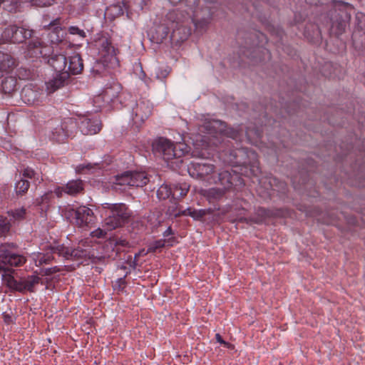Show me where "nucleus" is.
Returning a JSON list of instances; mask_svg holds the SVG:
<instances>
[{"mask_svg": "<svg viewBox=\"0 0 365 365\" xmlns=\"http://www.w3.org/2000/svg\"><path fill=\"white\" fill-rule=\"evenodd\" d=\"M15 59L9 54L0 52V71H9L15 66Z\"/></svg>", "mask_w": 365, "mask_h": 365, "instance_id": "c85d7f7f", "label": "nucleus"}, {"mask_svg": "<svg viewBox=\"0 0 365 365\" xmlns=\"http://www.w3.org/2000/svg\"><path fill=\"white\" fill-rule=\"evenodd\" d=\"M9 216H11L15 220H21L25 218L26 214V210L24 207L16 209L8 212Z\"/></svg>", "mask_w": 365, "mask_h": 365, "instance_id": "a19ab883", "label": "nucleus"}, {"mask_svg": "<svg viewBox=\"0 0 365 365\" xmlns=\"http://www.w3.org/2000/svg\"><path fill=\"white\" fill-rule=\"evenodd\" d=\"M48 63L56 73H61L66 70L68 58L63 54H53L48 58Z\"/></svg>", "mask_w": 365, "mask_h": 365, "instance_id": "412c9836", "label": "nucleus"}, {"mask_svg": "<svg viewBox=\"0 0 365 365\" xmlns=\"http://www.w3.org/2000/svg\"><path fill=\"white\" fill-rule=\"evenodd\" d=\"M65 215L70 219L71 222L79 227H90L95 224L96 220L93 211L86 206L68 208Z\"/></svg>", "mask_w": 365, "mask_h": 365, "instance_id": "39448f33", "label": "nucleus"}, {"mask_svg": "<svg viewBox=\"0 0 365 365\" xmlns=\"http://www.w3.org/2000/svg\"><path fill=\"white\" fill-rule=\"evenodd\" d=\"M35 31L26 26L11 24L4 29L1 34L2 39L13 43H21L27 39L31 38Z\"/></svg>", "mask_w": 365, "mask_h": 365, "instance_id": "423d86ee", "label": "nucleus"}, {"mask_svg": "<svg viewBox=\"0 0 365 365\" xmlns=\"http://www.w3.org/2000/svg\"><path fill=\"white\" fill-rule=\"evenodd\" d=\"M222 344H223L225 347L228 348V349H233L234 348V346L229 343V342H227L225 341V343H222Z\"/></svg>", "mask_w": 365, "mask_h": 365, "instance_id": "338daca9", "label": "nucleus"}, {"mask_svg": "<svg viewBox=\"0 0 365 365\" xmlns=\"http://www.w3.org/2000/svg\"><path fill=\"white\" fill-rule=\"evenodd\" d=\"M120 90V86L118 83H115L110 87H106L102 94L95 97L93 101L95 103H99L101 101H103L109 103L118 96Z\"/></svg>", "mask_w": 365, "mask_h": 365, "instance_id": "f3484780", "label": "nucleus"}, {"mask_svg": "<svg viewBox=\"0 0 365 365\" xmlns=\"http://www.w3.org/2000/svg\"><path fill=\"white\" fill-rule=\"evenodd\" d=\"M21 175L23 176L22 178H29L31 180H34V182L40 183L43 180L39 173H36L34 170L31 169V168H24L22 170Z\"/></svg>", "mask_w": 365, "mask_h": 365, "instance_id": "72a5a7b5", "label": "nucleus"}, {"mask_svg": "<svg viewBox=\"0 0 365 365\" xmlns=\"http://www.w3.org/2000/svg\"><path fill=\"white\" fill-rule=\"evenodd\" d=\"M190 186L187 183L175 184L172 187V196L173 198H180L187 195Z\"/></svg>", "mask_w": 365, "mask_h": 365, "instance_id": "7c9ffc66", "label": "nucleus"}, {"mask_svg": "<svg viewBox=\"0 0 365 365\" xmlns=\"http://www.w3.org/2000/svg\"><path fill=\"white\" fill-rule=\"evenodd\" d=\"M22 71H25L26 73L27 72L26 70H21V71L19 72V76H20V77H22V78H29V75H30V73H29V72H28V73H27V74L24 73V75H23V74H22Z\"/></svg>", "mask_w": 365, "mask_h": 365, "instance_id": "e2e57ef3", "label": "nucleus"}, {"mask_svg": "<svg viewBox=\"0 0 365 365\" xmlns=\"http://www.w3.org/2000/svg\"><path fill=\"white\" fill-rule=\"evenodd\" d=\"M22 71H25L26 73L27 72L26 70H21V71L19 72V76H20V77H22V78H29V75H30V73H29V72H28V73H27V74L24 73V75H23V74H22Z\"/></svg>", "mask_w": 365, "mask_h": 365, "instance_id": "0e129e2a", "label": "nucleus"}, {"mask_svg": "<svg viewBox=\"0 0 365 365\" xmlns=\"http://www.w3.org/2000/svg\"><path fill=\"white\" fill-rule=\"evenodd\" d=\"M215 339H216L217 341L220 343L221 344L222 343H225V341L223 340V339L222 338V336L220 334H215Z\"/></svg>", "mask_w": 365, "mask_h": 365, "instance_id": "680f3d73", "label": "nucleus"}, {"mask_svg": "<svg viewBox=\"0 0 365 365\" xmlns=\"http://www.w3.org/2000/svg\"><path fill=\"white\" fill-rule=\"evenodd\" d=\"M140 253L135 254L134 257V259L132 260L131 256H128L126 259L127 261H130V267H131L133 269H135L137 265V258L140 256Z\"/></svg>", "mask_w": 365, "mask_h": 365, "instance_id": "864d4df0", "label": "nucleus"}, {"mask_svg": "<svg viewBox=\"0 0 365 365\" xmlns=\"http://www.w3.org/2000/svg\"><path fill=\"white\" fill-rule=\"evenodd\" d=\"M149 182V178L145 172L126 171L116 175V185L129 187H143Z\"/></svg>", "mask_w": 365, "mask_h": 365, "instance_id": "6e6552de", "label": "nucleus"}, {"mask_svg": "<svg viewBox=\"0 0 365 365\" xmlns=\"http://www.w3.org/2000/svg\"><path fill=\"white\" fill-rule=\"evenodd\" d=\"M217 125H222V124L220 121H213L208 123L206 127L210 129L213 128L216 133L225 132V135H227V138H230V139L235 140V143L237 145L236 153H237V155L234 156L232 155V154H230L229 164L234 167H242L245 168L250 166L251 168L250 172L253 173V175H256V172L259 170L257 155L255 151L240 145V140L242 137V130L240 131L233 128L224 129L223 128H218Z\"/></svg>", "mask_w": 365, "mask_h": 365, "instance_id": "f03ea898", "label": "nucleus"}, {"mask_svg": "<svg viewBox=\"0 0 365 365\" xmlns=\"http://www.w3.org/2000/svg\"><path fill=\"white\" fill-rule=\"evenodd\" d=\"M57 247V245L48 246L46 249V252H38L33 254V259L36 266L39 267L43 264H49L54 260L53 254H56L53 250V248Z\"/></svg>", "mask_w": 365, "mask_h": 365, "instance_id": "a211bd4d", "label": "nucleus"}, {"mask_svg": "<svg viewBox=\"0 0 365 365\" xmlns=\"http://www.w3.org/2000/svg\"><path fill=\"white\" fill-rule=\"evenodd\" d=\"M310 5L318 6L320 0H305Z\"/></svg>", "mask_w": 365, "mask_h": 365, "instance_id": "bf43d9fd", "label": "nucleus"}, {"mask_svg": "<svg viewBox=\"0 0 365 365\" xmlns=\"http://www.w3.org/2000/svg\"><path fill=\"white\" fill-rule=\"evenodd\" d=\"M93 167H92V165L91 164L79 165L78 166L76 167V171L78 173H83L84 170H86V169L90 170Z\"/></svg>", "mask_w": 365, "mask_h": 365, "instance_id": "5fc2aeb1", "label": "nucleus"}, {"mask_svg": "<svg viewBox=\"0 0 365 365\" xmlns=\"http://www.w3.org/2000/svg\"><path fill=\"white\" fill-rule=\"evenodd\" d=\"M352 41L356 48H365V14L363 13H357L355 16Z\"/></svg>", "mask_w": 365, "mask_h": 365, "instance_id": "9b49d317", "label": "nucleus"}, {"mask_svg": "<svg viewBox=\"0 0 365 365\" xmlns=\"http://www.w3.org/2000/svg\"><path fill=\"white\" fill-rule=\"evenodd\" d=\"M3 3L4 9L9 12H16L19 7L18 0H1Z\"/></svg>", "mask_w": 365, "mask_h": 365, "instance_id": "ea45409f", "label": "nucleus"}, {"mask_svg": "<svg viewBox=\"0 0 365 365\" xmlns=\"http://www.w3.org/2000/svg\"><path fill=\"white\" fill-rule=\"evenodd\" d=\"M42 93L35 89L31 85L25 86L21 92V99L24 103L31 105L38 101Z\"/></svg>", "mask_w": 365, "mask_h": 365, "instance_id": "aec40b11", "label": "nucleus"}, {"mask_svg": "<svg viewBox=\"0 0 365 365\" xmlns=\"http://www.w3.org/2000/svg\"><path fill=\"white\" fill-rule=\"evenodd\" d=\"M43 42L36 38L30 41L27 46L29 53L31 56H38L43 55L42 48L43 47Z\"/></svg>", "mask_w": 365, "mask_h": 365, "instance_id": "c756f323", "label": "nucleus"}, {"mask_svg": "<svg viewBox=\"0 0 365 365\" xmlns=\"http://www.w3.org/2000/svg\"><path fill=\"white\" fill-rule=\"evenodd\" d=\"M53 198L52 192H48L44 195L37 197L34 202V205L37 207L41 212H46L50 205L51 200Z\"/></svg>", "mask_w": 365, "mask_h": 365, "instance_id": "393cba45", "label": "nucleus"}, {"mask_svg": "<svg viewBox=\"0 0 365 365\" xmlns=\"http://www.w3.org/2000/svg\"><path fill=\"white\" fill-rule=\"evenodd\" d=\"M153 151L155 155L169 161L173 159L174 143L167 138H160L153 143Z\"/></svg>", "mask_w": 365, "mask_h": 365, "instance_id": "4468645a", "label": "nucleus"}, {"mask_svg": "<svg viewBox=\"0 0 365 365\" xmlns=\"http://www.w3.org/2000/svg\"><path fill=\"white\" fill-rule=\"evenodd\" d=\"M61 25V19L56 18L51 21L47 26H44V28L49 31L47 34V36H48L51 43L57 44L62 41L64 33Z\"/></svg>", "mask_w": 365, "mask_h": 365, "instance_id": "2eb2a0df", "label": "nucleus"}, {"mask_svg": "<svg viewBox=\"0 0 365 365\" xmlns=\"http://www.w3.org/2000/svg\"><path fill=\"white\" fill-rule=\"evenodd\" d=\"M103 46L106 48H107V51L108 53H110V52H114V48L113 46H111L110 45V43L108 41V39H106L103 43Z\"/></svg>", "mask_w": 365, "mask_h": 365, "instance_id": "6e6d98bb", "label": "nucleus"}, {"mask_svg": "<svg viewBox=\"0 0 365 365\" xmlns=\"http://www.w3.org/2000/svg\"><path fill=\"white\" fill-rule=\"evenodd\" d=\"M41 279L37 275H29L26 277H21L23 294L29 292H35V286L40 283Z\"/></svg>", "mask_w": 365, "mask_h": 365, "instance_id": "b1692460", "label": "nucleus"}, {"mask_svg": "<svg viewBox=\"0 0 365 365\" xmlns=\"http://www.w3.org/2000/svg\"><path fill=\"white\" fill-rule=\"evenodd\" d=\"M182 215H188L192 217L194 220H200L205 215V212L203 210H192L187 208L182 211Z\"/></svg>", "mask_w": 365, "mask_h": 365, "instance_id": "4c0bfd02", "label": "nucleus"}, {"mask_svg": "<svg viewBox=\"0 0 365 365\" xmlns=\"http://www.w3.org/2000/svg\"><path fill=\"white\" fill-rule=\"evenodd\" d=\"M78 128L83 135H94L101 130L102 124L98 118L85 117L81 120Z\"/></svg>", "mask_w": 365, "mask_h": 365, "instance_id": "dca6fc26", "label": "nucleus"}, {"mask_svg": "<svg viewBox=\"0 0 365 365\" xmlns=\"http://www.w3.org/2000/svg\"><path fill=\"white\" fill-rule=\"evenodd\" d=\"M199 0H185L187 9H173L167 13L162 23L156 27L155 36L157 41L162 42L170 34L171 41L180 42L185 41L191 34V29L188 26L190 21L196 27L206 26L207 19H199Z\"/></svg>", "mask_w": 365, "mask_h": 365, "instance_id": "f257e3e1", "label": "nucleus"}, {"mask_svg": "<svg viewBox=\"0 0 365 365\" xmlns=\"http://www.w3.org/2000/svg\"><path fill=\"white\" fill-rule=\"evenodd\" d=\"M68 31L71 35H78V36L83 38H86V32L83 29H81L76 26H69L68 29Z\"/></svg>", "mask_w": 365, "mask_h": 365, "instance_id": "49530a36", "label": "nucleus"}, {"mask_svg": "<svg viewBox=\"0 0 365 365\" xmlns=\"http://www.w3.org/2000/svg\"><path fill=\"white\" fill-rule=\"evenodd\" d=\"M270 185L272 187L274 185L276 187H273L272 189L278 192H285L287 190V184L284 182L278 180L277 178H273L272 182H270Z\"/></svg>", "mask_w": 365, "mask_h": 365, "instance_id": "37998d69", "label": "nucleus"}, {"mask_svg": "<svg viewBox=\"0 0 365 365\" xmlns=\"http://www.w3.org/2000/svg\"><path fill=\"white\" fill-rule=\"evenodd\" d=\"M332 4L335 9H339V10L346 9L347 7L349 6V4L348 3H345V2L341 1H336V0H322V1H319V5H324V4Z\"/></svg>", "mask_w": 365, "mask_h": 365, "instance_id": "58836bf2", "label": "nucleus"}, {"mask_svg": "<svg viewBox=\"0 0 365 365\" xmlns=\"http://www.w3.org/2000/svg\"><path fill=\"white\" fill-rule=\"evenodd\" d=\"M153 105L149 101L140 100L132 108L131 117L133 124L140 127L151 115Z\"/></svg>", "mask_w": 365, "mask_h": 365, "instance_id": "9d476101", "label": "nucleus"}, {"mask_svg": "<svg viewBox=\"0 0 365 365\" xmlns=\"http://www.w3.org/2000/svg\"><path fill=\"white\" fill-rule=\"evenodd\" d=\"M173 234V230L171 229L170 227H169L164 232H163V236L164 237H168L170 235Z\"/></svg>", "mask_w": 365, "mask_h": 365, "instance_id": "052dcab7", "label": "nucleus"}, {"mask_svg": "<svg viewBox=\"0 0 365 365\" xmlns=\"http://www.w3.org/2000/svg\"><path fill=\"white\" fill-rule=\"evenodd\" d=\"M346 21L344 19L333 21L331 26V33L336 36H339L345 32L346 28Z\"/></svg>", "mask_w": 365, "mask_h": 365, "instance_id": "2f4dec72", "label": "nucleus"}, {"mask_svg": "<svg viewBox=\"0 0 365 365\" xmlns=\"http://www.w3.org/2000/svg\"><path fill=\"white\" fill-rule=\"evenodd\" d=\"M68 79L69 75L67 72L63 71L61 72V73H57L56 76L46 83L47 89L49 93H53L57 89L64 86Z\"/></svg>", "mask_w": 365, "mask_h": 365, "instance_id": "5701e85b", "label": "nucleus"}, {"mask_svg": "<svg viewBox=\"0 0 365 365\" xmlns=\"http://www.w3.org/2000/svg\"><path fill=\"white\" fill-rule=\"evenodd\" d=\"M109 249H111V253L105 255L101 257H96L93 259V262L97 263L98 262L105 261L106 259H112L113 260L119 259H125L124 257H122L121 255L122 253H124L126 248H122L121 247H119V250L116 249V246H113V247H109Z\"/></svg>", "mask_w": 365, "mask_h": 365, "instance_id": "bb28decb", "label": "nucleus"}, {"mask_svg": "<svg viewBox=\"0 0 365 365\" xmlns=\"http://www.w3.org/2000/svg\"><path fill=\"white\" fill-rule=\"evenodd\" d=\"M128 274V272H126V274L117 279V281L115 282V289H118L119 291H122L125 287V277Z\"/></svg>", "mask_w": 365, "mask_h": 365, "instance_id": "de8ad7c7", "label": "nucleus"}, {"mask_svg": "<svg viewBox=\"0 0 365 365\" xmlns=\"http://www.w3.org/2000/svg\"><path fill=\"white\" fill-rule=\"evenodd\" d=\"M245 133L248 139H258L262 137V133L257 128H247Z\"/></svg>", "mask_w": 365, "mask_h": 365, "instance_id": "a18cd8bd", "label": "nucleus"}, {"mask_svg": "<svg viewBox=\"0 0 365 365\" xmlns=\"http://www.w3.org/2000/svg\"><path fill=\"white\" fill-rule=\"evenodd\" d=\"M210 143L218 148L220 158L227 163H229L230 154H232V155L234 156L237 155L236 153L237 145H235V140L227 138L225 135V132L220 133V135Z\"/></svg>", "mask_w": 365, "mask_h": 365, "instance_id": "1a4fd4ad", "label": "nucleus"}, {"mask_svg": "<svg viewBox=\"0 0 365 365\" xmlns=\"http://www.w3.org/2000/svg\"><path fill=\"white\" fill-rule=\"evenodd\" d=\"M215 167L207 161L192 162L187 168L189 175L192 178L209 183L216 182L214 178Z\"/></svg>", "mask_w": 365, "mask_h": 365, "instance_id": "0eeeda50", "label": "nucleus"}, {"mask_svg": "<svg viewBox=\"0 0 365 365\" xmlns=\"http://www.w3.org/2000/svg\"><path fill=\"white\" fill-rule=\"evenodd\" d=\"M187 153L188 148L185 144L180 143L174 144L173 158H180Z\"/></svg>", "mask_w": 365, "mask_h": 365, "instance_id": "e433bc0d", "label": "nucleus"}, {"mask_svg": "<svg viewBox=\"0 0 365 365\" xmlns=\"http://www.w3.org/2000/svg\"><path fill=\"white\" fill-rule=\"evenodd\" d=\"M216 179L215 183H220L223 186L224 190H230L234 186H240L244 185L243 179L236 171L232 173L228 170H222L218 173L217 176H214Z\"/></svg>", "mask_w": 365, "mask_h": 365, "instance_id": "f8f14e48", "label": "nucleus"}, {"mask_svg": "<svg viewBox=\"0 0 365 365\" xmlns=\"http://www.w3.org/2000/svg\"><path fill=\"white\" fill-rule=\"evenodd\" d=\"M60 271H61L60 268L55 266L53 267L43 269H42L41 272H42V274L44 276H50V275H52L53 274L58 272Z\"/></svg>", "mask_w": 365, "mask_h": 365, "instance_id": "8fccbe9b", "label": "nucleus"}, {"mask_svg": "<svg viewBox=\"0 0 365 365\" xmlns=\"http://www.w3.org/2000/svg\"><path fill=\"white\" fill-rule=\"evenodd\" d=\"M106 235V232L101 228H98L96 230L91 232L92 237L97 238H102L105 237Z\"/></svg>", "mask_w": 365, "mask_h": 365, "instance_id": "3c124183", "label": "nucleus"}, {"mask_svg": "<svg viewBox=\"0 0 365 365\" xmlns=\"http://www.w3.org/2000/svg\"><path fill=\"white\" fill-rule=\"evenodd\" d=\"M253 53L255 54H257V53H263V55H267V58H269V51L267 49H262L260 48H257V49H255V51H253Z\"/></svg>", "mask_w": 365, "mask_h": 365, "instance_id": "4d7b16f0", "label": "nucleus"}, {"mask_svg": "<svg viewBox=\"0 0 365 365\" xmlns=\"http://www.w3.org/2000/svg\"><path fill=\"white\" fill-rule=\"evenodd\" d=\"M166 214L170 217H180V215H182V212H178L176 210V207L175 205H173V206H170L168 208V210H167V212Z\"/></svg>", "mask_w": 365, "mask_h": 365, "instance_id": "09e8293b", "label": "nucleus"}, {"mask_svg": "<svg viewBox=\"0 0 365 365\" xmlns=\"http://www.w3.org/2000/svg\"><path fill=\"white\" fill-rule=\"evenodd\" d=\"M53 250L58 256L63 257L66 259H80L90 257V251L80 247L71 248L63 245H57V247H53Z\"/></svg>", "mask_w": 365, "mask_h": 365, "instance_id": "ddd939ff", "label": "nucleus"}, {"mask_svg": "<svg viewBox=\"0 0 365 365\" xmlns=\"http://www.w3.org/2000/svg\"><path fill=\"white\" fill-rule=\"evenodd\" d=\"M165 246V240H156L151 243L148 249V252H155L158 250H160Z\"/></svg>", "mask_w": 365, "mask_h": 365, "instance_id": "c03bdc74", "label": "nucleus"}, {"mask_svg": "<svg viewBox=\"0 0 365 365\" xmlns=\"http://www.w3.org/2000/svg\"><path fill=\"white\" fill-rule=\"evenodd\" d=\"M170 73V71L166 69L162 70L160 69L156 72V76L158 78H166Z\"/></svg>", "mask_w": 365, "mask_h": 365, "instance_id": "603ef678", "label": "nucleus"}, {"mask_svg": "<svg viewBox=\"0 0 365 365\" xmlns=\"http://www.w3.org/2000/svg\"><path fill=\"white\" fill-rule=\"evenodd\" d=\"M103 208L106 212L104 225L108 230L120 227L128 223L132 212L124 203H104Z\"/></svg>", "mask_w": 365, "mask_h": 365, "instance_id": "20e7f679", "label": "nucleus"}, {"mask_svg": "<svg viewBox=\"0 0 365 365\" xmlns=\"http://www.w3.org/2000/svg\"><path fill=\"white\" fill-rule=\"evenodd\" d=\"M70 135L71 133L68 130V123L66 122H63L51 130L50 138L56 142L62 143Z\"/></svg>", "mask_w": 365, "mask_h": 365, "instance_id": "4be33fe9", "label": "nucleus"}, {"mask_svg": "<svg viewBox=\"0 0 365 365\" xmlns=\"http://www.w3.org/2000/svg\"><path fill=\"white\" fill-rule=\"evenodd\" d=\"M63 192H65L64 186L58 187L54 190V193L57 195L58 197H61Z\"/></svg>", "mask_w": 365, "mask_h": 365, "instance_id": "13d9d810", "label": "nucleus"}, {"mask_svg": "<svg viewBox=\"0 0 365 365\" xmlns=\"http://www.w3.org/2000/svg\"><path fill=\"white\" fill-rule=\"evenodd\" d=\"M30 187V182L24 178H21L15 184V191L17 195H24L27 192Z\"/></svg>", "mask_w": 365, "mask_h": 365, "instance_id": "473e14b6", "label": "nucleus"}, {"mask_svg": "<svg viewBox=\"0 0 365 365\" xmlns=\"http://www.w3.org/2000/svg\"><path fill=\"white\" fill-rule=\"evenodd\" d=\"M158 197L160 200H166L172 195V187L167 185H162L157 191Z\"/></svg>", "mask_w": 365, "mask_h": 365, "instance_id": "c9c22d12", "label": "nucleus"}, {"mask_svg": "<svg viewBox=\"0 0 365 365\" xmlns=\"http://www.w3.org/2000/svg\"><path fill=\"white\" fill-rule=\"evenodd\" d=\"M4 322L6 323H9L11 320V317L9 314H4Z\"/></svg>", "mask_w": 365, "mask_h": 365, "instance_id": "774afa93", "label": "nucleus"}, {"mask_svg": "<svg viewBox=\"0 0 365 365\" xmlns=\"http://www.w3.org/2000/svg\"><path fill=\"white\" fill-rule=\"evenodd\" d=\"M116 246V249L119 250V247L122 248H128L129 242L123 238H113L110 240L105 246V248L109 250V247H113V246Z\"/></svg>", "mask_w": 365, "mask_h": 365, "instance_id": "f704fd0d", "label": "nucleus"}, {"mask_svg": "<svg viewBox=\"0 0 365 365\" xmlns=\"http://www.w3.org/2000/svg\"><path fill=\"white\" fill-rule=\"evenodd\" d=\"M251 58L253 59L254 63L262 62L265 59V58H264L263 59H262L261 58L257 59L255 55H252Z\"/></svg>", "mask_w": 365, "mask_h": 365, "instance_id": "69168bd1", "label": "nucleus"}, {"mask_svg": "<svg viewBox=\"0 0 365 365\" xmlns=\"http://www.w3.org/2000/svg\"><path fill=\"white\" fill-rule=\"evenodd\" d=\"M83 69V59L78 53H75L68 58L66 72L69 75H77Z\"/></svg>", "mask_w": 365, "mask_h": 365, "instance_id": "6ab92c4d", "label": "nucleus"}, {"mask_svg": "<svg viewBox=\"0 0 365 365\" xmlns=\"http://www.w3.org/2000/svg\"><path fill=\"white\" fill-rule=\"evenodd\" d=\"M1 91L8 95H11L17 90V80L15 77L8 76L4 78L1 83Z\"/></svg>", "mask_w": 365, "mask_h": 365, "instance_id": "a878e982", "label": "nucleus"}, {"mask_svg": "<svg viewBox=\"0 0 365 365\" xmlns=\"http://www.w3.org/2000/svg\"><path fill=\"white\" fill-rule=\"evenodd\" d=\"M10 222L6 217L0 216V235H5L10 230Z\"/></svg>", "mask_w": 365, "mask_h": 365, "instance_id": "79ce46f5", "label": "nucleus"}, {"mask_svg": "<svg viewBox=\"0 0 365 365\" xmlns=\"http://www.w3.org/2000/svg\"><path fill=\"white\" fill-rule=\"evenodd\" d=\"M14 243L2 244L0 245V272H3L2 277L9 289L13 291L23 293L21 278L16 279L10 274L11 267H20L24 264L26 259L24 256L12 252L11 250L16 248Z\"/></svg>", "mask_w": 365, "mask_h": 365, "instance_id": "7ed1b4c3", "label": "nucleus"}, {"mask_svg": "<svg viewBox=\"0 0 365 365\" xmlns=\"http://www.w3.org/2000/svg\"><path fill=\"white\" fill-rule=\"evenodd\" d=\"M65 193L69 195H76L83 190V182L81 180H73L69 181L64 185Z\"/></svg>", "mask_w": 365, "mask_h": 365, "instance_id": "cd10ccee", "label": "nucleus"}]
</instances>
